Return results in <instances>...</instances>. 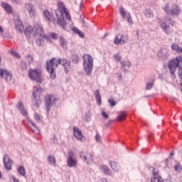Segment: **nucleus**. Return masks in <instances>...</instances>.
Masks as SVG:
<instances>
[{
    "label": "nucleus",
    "instance_id": "obj_35",
    "mask_svg": "<svg viewBox=\"0 0 182 182\" xmlns=\"http://www.w3.org/2000/svg\"><path fill=\"white\" fill-rule=\"evenodd\" d=\"M18 171L20 176H25V168L20 166L18 168Z\"/></svg>",
    "mask_w": 182,
    "mask_h": 182
},
{
    "label": "nucleus",
    "instance_id": "obj_53",
    "mask_svg": "<svg viewBox=\"0 0 182 182\" xmlns=\"http://www.w3.org/2000/svg\"><path fill=\"white\" fill-rule=\"evenodd\" d=\"M24 69H26V64H23Z\"/></svg>",
    "mask_w": 182,
    "mask_h": 182
},
{
    "label": "nucleus",
    "instance_id": "obj_11",
    "mask_svg": "<svg viewBox=\"0 0 182 182\" xmlns=\"http://www.w3.org/2000/svg\"><path fill=\"white\" fill-rule=\"evenodd\" d=\"M128 41L127 35L118 34L114 38L115 45L126 43Z\"/></svg>",
    "mask_w": 182,
    "mask_h": 182
},
{
    "label": "nucleus",
    "instance_id": "obj_2",
    "mask_svg": "<svg viewBox=\"0 0 182 182\" xmlns=\"http://www.w3.org/2000/svg\"><path fill=\"white\" fill-rule=\"evenodd\" d=\"M58 8L55 11V15L58 19L57 21V24L60 26H62L63 29L65 31H68V28H69V24L65 21V15L66 19L68 21H70L72 18L70 17V14H69V11L66 9L65 7V4L62 1L58 2Z\"/></svg>",
    "mask_w": 182,
    "mask_h": 182
},
{
    "label": "nucleus",
    "instance_id": "obj_40",
    "mask_svg": "<svg viewBox=\"0 0 182 182\" xmlns=\"http://www.w3.org/2000/svg\"><path fill=\"white\" fill-rule=\"evenodd\" d=\"M11 55H13V56H15L16 58H17L18 59H19L21 58V55H19V53L16 51H11Z\"/></svg>",
    "mask_w": 182,
    "mask_h": 182
},
{
    "label": "nucleus",
    "instance_id": "obj_17",
    "mask_svg": "<svg viewBox=\"0 0 182 182\" xmlns=\"http://www.w3.org/2000/svg\"><path fill=\"white\" fill-rule=\"evenodd\" d=\"M25 9L28 11V14L31 18H35L36 16V11L33 9V5L31 3L26 4Z\"/></svg>",
    "mask_w": 182,
    "mask_h": 182
},
{
    "label": "nucleus",
    "instance_id": "obj_5",
    "mask_svg": "<svg viewBox=\"0 0 182 182\" xmlns=\"http://www.w3.org/2000/svg\"><path fill=\"white\" fill-rule=\"evenodd\" d=\"M28 76L32 80H35L37 83H42V70L41 69H31L28 71Z\"/></svg>",
    "mask_w": 182,
    "mask_h": 182
},
{
    "label": "nucleus",
    "instance_id": "obj_55",
    "mask_svg": "<svg viewBox=\"0 0 182 182\" xmlns=\"http://www.w3.org/2000/svg\"><path fill=\"white\" fill-rule=\"evenodd\" d=\"M2 177V173L0 171V178Z\"/></svg>",
    "mask_w": 182,
    "mask_h": 182
},
{
    "label": "nucleus",
    "instance_id": "obj_56",
    "mask_svg": "<svg viewBox=\"0 0 182 182\" xmlns=\"http://www.w3.org/2000/svg\"><path fill=\"white\" fill-rule=\"evenodd\" d=\"M171 156H174V153H171Z\"/></svg>",
    "mask_w": 182,
    "mask_h": 182
},
{
    "label": "nucleus",
    "instance_id": "obj_31",
    "mask_svg": "<svg viewBox=\"0 0 182 182\" xmlns=\"http://www.w3.org/2000/svg\"><path fill=\"white\" fill-rule=\"evenodd\" d=\"M111 168L113 170V171H115L117 173L119 171V165H117L116 161H111L110 162Z\"/></svg>",
    "mask_w": 182,
    "mask_h": 182
},
{
    "label": "nucleus",
    "instance_id": "obj_30",
    "mask_svg": "<svg viewBox=\"0 0 182 182\" xmlns=\"http://www.w3.org/2000/svg\"><path fill=\"white\" fill-rule=\"evenodd\" d=\"M48 163L50 166H56V159L52 155L48 156Z\"/></svg>",
    "mask_w": 182,
    "mask_h": 182
},
{
    "label": "nucleus",
    "instance_id": "obj_57",
    "mask_svg": "<svg viewBox=\"0 0 182 182\" xmlns=\"http://www.w3.org/2000/svg\"><path fill=\"white\" fill-rule=\"evenodd\" d=\"M32 125L33 126V127H35V124H32Z\"/></svg>",
    "mask_w": 182,
    "mask_h": 182
},
{
    "label": "nucleus",
    "instance_id": "obj_44",
    "mask_svg": "<svg viewBox=\"0 0 182 182\" xmlns=\"http://www.w3.org/2000/svg\"><path fill=\"white\" fill-rule=\"evenodd\" d=\"M174 168H175L176 171H178V170H180V168H181V165L178 164L175 166Z\"/></svg>",
    "mask_w": 182,
    "mask_h": 182
},
{
    "label": "nucleus",
    "instance_id": "obj_27",
    "mask_svg": "<svg viewBox=\"0 0 182 182\" xmlns=\"http://www.w3.org/2000/svg\"><path fill=\"white\" fill-rule=\"evenodd\" d=\"M172 50H176L177 53H182V48L178 46L176 43H173L171 46Z\"/></svg>",
    "mask_w": 182,
    "mask_h": 182
},
{
    "label": "nucleus",
    "instance_id": "obj_45",
    "mask_svg": "<svg viewBox=\"0 0 182 182\" xmlns=\"http://www.w3.org/2000/svg\"><path fill=\"white\" fill-rule=\"evenodd\" d=\"M176 60H178V63L179 65H180V62H181V63H182V56L176 57Z\"/></svg>",
    "mask_w": 182,
    "mask_h": 182
},
{
    "label": "nucleus",
    "instance_id": "obj_3",
    "mask_svg": "<svg viewBox=\"0 0 182 182\" xmlns=\"http://www.w3.org/2000/svg\"><path fill=\"white\" fill-rule=\"evenodd\" d=\"M33 34L35 35L36 40V43L38 46L43 45V38H45V33L43 32V27L39 23H36L33 27Z\"/></svg>",
    "mask_w": 182,
    "mask_h": 182
},
{
    "label": "nucleus",
    "instance_id": "obj_15",
    "mask_svg": "<svg viewBox=\"0 0 182 182\" xmlns=\"http://www.w3.org/2000/svg\"><path fill=\"white\" fill-rule=\"evenodd\" d=\"M42 93H43V89L35 87L33 90V96L35 100H41V96H42Z\"/></svg>",
    "mask_w": 182,
    "mask_h": 182
},
{
    "label": "nucleus",
    "instance_id": "obj_7",
    "mask_svg": "<svg viewBox=\"0 0 182 182\" xmlns=\"http://www.w3.org/2000/svg\"><path fill=\"white\" fill-rule=\"evenodd\" d=\"M180 66V64H178V61L177 60V57L171 59L168 63V68L170 70V73L172 76H174L176 75V70L177 68Z\"/></svg>",
    "mask_w": 182,
    "mask_h": 182
},
{
    "label": "nucleus",
    "instance_id": "obj_52",
    "mask_svg": "<svg viewBox=\"0 0 182 182\" xmlns=\"http://www.w3.org/2000/svg\"><path fill=\"white\" fill-rule=\"evenodd\" d=\"M122 65V69H124V68H126V65L123 63H121Z\"/></svg>",
    "mask_w": 182,
    "mask_h": 182
},
{
    "label": "nucleus",
    "instance_id": "obj_41",
    "mask_svg": "<svg viewBox=\"0 0 182 182\" xmlns=\"http://www.w3.org/2000/svg\"><path fill=\"white\" fill-rule=\"evenodd\" d=\"M27 59H28V61L30 65H31V63H33V56L29 55L27 56Z\"/></svg>",
    "mask_w": 182,
    "mask_h": 182
},
{
    "label": "nucleus",
    "instance_id": "obj_54",
    "mask_svg": "<svg viewBox=\"0 0 182 182\" xmlns=\"http://www.w3.org/2000/svg\"><path fill=\"white\" fill-rule=\"evenodd\" d=\"M1 62H2V58L0 56V64H1Z\"/></svg>",
    "mask_w": 182,
    "mask_h": 182
},
{
    "label": "nucleus",
    "instance_id": "obj_38",
    "mask_svg": "<svg viewBox=\"0 0 182 182\" xmlns=\"http://www.w3.org/2000/svg\"><path fill=\"white\" fill-rule=\"evenodd\" d=\"M101 114H102V117L105 118V119H109V114H107V112H106L105 111H102Z\"/></svg>",
    "mask_w": 182,
    "mask_h": 182
},
{
    "label": "nucleus",
    "instance_id": "obj_6",
    "mask_svg": "<svg viewBox=\"0 0 182 182\" xmlns=\"http://www.w3.org/2000/svg\"><path fill=\"white\" fill-rule=\"evenodd\" d=\"M163 9L167 15H171V16H178L181 12L180 7L177 4L172 5L171 8L168 4H165Z\"/></svg>",
    "mask_w": 182,
    "mask_h": 182
},
{
    "label": "nucleus",
    "instance_id": "obj_29",
    "mask_svg": "<svg viewBox=\"0 0 182 182\" xmlns=\"http://www.w3.org/2000/svg\"><path fill=\"white\" fill-rule=\"evenodd\" d=\"M72 31L74 32V33L79 35L80 38H85V33H83V32L80 31L79 30V28H77L76 27H73Z\"/></svg>",
    "mask_w": 182,
    "mask_h": 182
},
{
    "label": "nucleus",
    "instance_id": "obj_37",
    "mask_svg": "<svg viewBox=\"0 0 182 182\" xmlns=\"http://www.w3.org/2000/svg\"><path fill=\"white\" fill-rule=\"evenodd\" d=\"M108 103L112 107H114V106H116V102L113 99L108 100Z\"/></svg>",
    "mask_w": 182,
    "mask_h": 182
},
{
    "label": "nucleus",
    "instance_id": "obj_24",
    "mask_svg": "<svg viewBox=\"0 0 182 182\" xmlns=\"http://www.w3.org/2000/svg\"><path fill=\"white\" fill-rule=\"evenodd\" d=\"M168 56V52H166L164 55V51L160 50L158 53V57L161 60H165V59H167V57Z\"/></svg>",
    "mask_w": 182,
    "mask_h": 182
},
{
    "label": "nucleus",
    "instance_id": "obj_14",
    "mask_svg": "<svg viewBox=\"0 0 182 182\" xmlns=\"http://www.w3.org/2000/svg\"><path fill=\"white\" fill-rule=\"evenodd\" d=\"M120 14L124 19L129 22L131 25H133V20L132 19V16H130V14L127 13L126 10L123 7L119 8Z\"/></svg>",
    "mask_w": 182,
    "mask_h": 182
},
{
    "label": "nucleus",
    "instance_id": "obj_39",
    "mask_svg": "<svg viewBox=\"0 0 182 182\" xmlns=\"http://www.w3.org/2000/svg\"><path fill=\"white\" fill-rule=\"evenodd\" d=\"M50 38H52V39H58V38H59V35L58 33H51L50 34Z\"/></svg>",
    "mask_w": 182,
    "mask_h": 182
},
{
    "label": "nucleus",
    "instance_id": "obj_25",
    "mask_svg": "<svg viewBox=\"0 0 182 182\" xmlns=\"http://www.w3.org/2000/svg\"><path fill=\"white\" fill-rule=\"evenodd\" d=\"M17 108L21 110V114L23 116H26V114H28V112H26V110H25V108L23 107V105H22V102H18L17 105Z\"/></svg>",
    "mask_w": 182,
    "mask_h": 182
},
{
    "label": "nucleus",
    "instance_id": "obj_10",
    "mask_svg": "<svg viewBox=\"0 0 182 182\" xmlns=\"http://www.w3.org/2000/svg\"><path fill=\"white\" fill-rule=\"evenodd\" d=\"M57 102L58 100H56L55 96H53L52 95H48L46 103L47 111L49 112V110H50V107H52V105H55V103H56Z\"/></svg>",
    "mask_w": 182,
    "mask_h": 182
},
{
    "label": "nucleus",
    "instance_id": "obj_26",
    "mask_svg": "<svg viewBox=\"0 0 182 182\" xmlns=\"http://www.w3.org/2000/svg\"><path fill=\"white\" fill-rule=\"evenodd\" d=\"M127 117V115L126 114V112H119L118 117H117V120L118 122H123Z\"/></svg>",
    "mask_w": 182,
    "mask_h": 182
},
{
    "label": "nucleus",
    "instance_id": "obj_33",
    "mask_svg": "<svg viewBox=\"0 0 182 182\" xmlns=\"http://www.w3.org/2000/svg\"><path fill=\"white\" fill-rule=\"evenodd\" d=\"M32 32L33 33V28H32V26H27L26 28V31H25V34L29 35V34L32 33Z\"/></svg>",
    "mask_w": 182,
    "mask_h": 182
},
{
    "label": "nucleus",
    "instance_id": "obj_12",
    "mask_svg": "<svg viewBox=\"0 0 182 182\" xmlns=\"http://www.w3.org/2000/svg\"><path fill=\"white\" fill-rule=\"evenodd\" d=\"M0 77L5 79L6 82L12 80V74L5 69L0 68Z\"/></svg>",
    "mask_w": 182,
    "mask_h": 182
},
{
    "label": "nucleus",
    "instance_id": "obj_20",
    "mask_svg": "<svg viewBox=\"0 0 182 182\" xmlns=\"http://www.w3.org/2000/svg\"><path fill=\"white\" fill-rule=\"evenodd\" d=\"M161 28H162L163 31H164V32H166L167 35H170V33H173V28L167 26L166 23H161Z\"/></svg>",
    "mask_w": 182,
    "mask_h": 182
},
{
    "label": "nucleus",
    "instance_id": "obj_32",
    "mask_svg": "<svg viewBox=\"0 0 182 182\" xmlns=\"http://www.w3.org/2000/svg\"><path fill=\"white\" fill-rule=\"evenodd\" d=\"M59 42L63 48L68 46V43H66V40L63 36L60 37Z\"/></svg>",
    "mask_w": 182,
    "mask_h": 182
},
{
    "label": "nucleus",
    "instance_id": "obj_21",
    "mask_svg": "<svg viewBox=\"0 0 182 182\" xmlns=\"http://www.w3.org/2000/svg\"><path fill=\"white\" fill-rule=\"evenodd\" d=\"M43 15L45 18L49 21V22H52L53 21V14L49 12V10H44Z\"/></svg>",
    "mask_w": 182,
    "mask_h": 182
},
{
    "label": "nucleus",
    "instance_id": "obj_23",
    "mask_svg": "<svg viewBox=\"0 0 182 182\" xmlns=\"http://www.w3.org/2000/svg\"><path fill=\"white\" fill-rule=\"evenodd\" d=\"M100 170L104 174H106L107 176H112V173H110V169H109V167H107V166L102 165L100 166Z\"/></svg>",
    "mask_w": 182,
    "mask_h": 182
},
{
    "label": "nucleus",
    "instance_id": "obj_28",
    "mask_svg": "<svg viewBox=\"0 0 182 182\" xmlns=\"http://www.w3.org/2000/svg\"><path fill=\"white\" fill-rule=\"evenodd\" d=\"M95 93V100L99 106H100V105H102V97H100V92H99V90H96Z\"/></svg>",
    "mask_w": 182,
    "mask_h": 182
},
{
    "label": "nucleus",
    "instance_id": "obj_9",
    "mask_svg": "<svg viewBox=\"0 0 182 182\" xmlns=\"http://www.w3.org/2000/svg\"><path fill=\"white\" fill-rule=\"evenodd\" d=\"M80 157H81V159L84 160L87 164H89V163H92V161H93V155L90 152L81 151L80 153Z\"/></svg>",
    "mask_w": 182,
    "mask_h": 182
},
{
    "label": "nucleus",
    "instance_id": "obj_47",
    "mask_svg": "<svg viewBox=\"0 0 182 182\" xmlns=\"http://www.w3.org/2000/svg\"><path fill=\"white\" fill-rule=\"evenodd\" d=\"M114 58L115 60H120V56L119 55H114Z\"/></svg>",
    "mask_w": 182,
    "mask_h": 182
},
{
    "label": "nucleus",
    "instance_id": "obj_36",
    "mask_svg": "<svg viewBox=\"0 0 182 182\" xmlns=\"http://www.w3.org/2000/svg\"><path fill=\"white\" fill-rule=\"evenodd\" d=\"M145 16H146V18H153V16H154V15L153 14V11H146L145 13Z\"/></svg>",
    "mask_w": 182,
    "mask_h": 182
},
{
    "label": "nucleus",
    "instance_id": "obj_42",
    "mask_svg": "<svg viewBox=\"0 0 182 182\" xmlns=\"http://www.w3.org/2000/svg\"><path fill=\"white\" fill-rule=\"evenodd\" d=\"M34 119L36 120V122H41V116L38 114H35Z\"/></svg>",
    "mask_w": 182,
    "mask_h": 182
},
{
    "label": "nucleus",
    "instance_id": "obj_19",
    "mask_svg": "<svg viewBox=\"0 0 182 182\" xmlns=\"http://www.w3.org/2000/svg\"><path fill=\"white\" fill-rule=\"evenodd\" d=\"M16 23V28L18 32H23L24 31V27H23V23L19 19L16 20L15 21Z\"/></svg>",
    "mask_w": 182,
    "mask_h": 182
},
{
    "label": "nucleus",
    "instance_id": "obj_43",
    "mask_svg": "<svg viewBox=\"0 0 182 182\" xmlns=\"http://www.w3.org/2000/svg\"><path fill=\"white\" fill-rule=\"evenodd\" d=\"M178 76H180L181 80H182V68L179 67L178 68Z\"/></svg>",
    "mask_w": 182,
    "mask_h": 182
},
{
    "label": "nucleus",
    "instance_id": "obj_8",
    "mask_svg": "<svg viewBox=\"0 0 182 182\" xmlns=\"http://www.w3.org/2000/svg\"><path fill=\"white\" fill-rule=\"evenodd\" d=\"M152 178H151V182H164L161 176H160L159 168H152Z\"/></svg>",
    "mask_w": 182,
    "mask_h": 182
},
{
    "label": "nucleus",
    "instance_id": "obj_13",
    "mask_svg": "<svg viewBox=\"0 0 182 182\" xmlns=\"http://www.w3.org/2000/svg\"><path fill=\"white\" fill-rule=\"evenodd\" d=\"M73 156V152L70 151L68 154V159L67 161L68 167H76V165L77 164V159H74Z\"/></svg>",
    "mask_w": 182,
    "mask_h": 182
},
{
    "label": "nucleus",
    "instance_id": "obj_51",
    "mask_svg": "<svg viewBox=\"0 0 182 182\" xmlns=\"http://www.w3.org/2000/svg\"><path fill=\"white\" fill-rule=\"evenodd\" d=\"M100 182H107V179L102 178V179H101Z\"/></svg>",
    "mask_w": 182,
    "mask_h": 182
},
{
    "label": "nucleus",
    "instance_id": "obj_1",
    "mask_svg": "<svg viewBox=\"0 0 182 182\" xmlns=\"http://www.w3.org/2000/svg\"><path fill=\"white\" fill-rule=\"evenodd\" d=\"M46 65L47 71L50 73L51 79H55V77H56L55 69H56L59 65H62V66H63L65 73H69V70H70V63L68 62V60L65 58H60L58 60L53 58L50 61H47Z\"/></svg>",
    "mask_w": 182,
    "mask_h": 182
},
{
    "label": "nucleus",
    "instance_id": "obj_46",
    "mask_svg": "<svg viewBox=\"0 0 182 182\" xmlns=\"http://www.w3.org/2000/svg\"><path fill=\"white\" fill-rule=\"evenodd\" d=\"M100 139H101L100 135L99 134H97L95 136V140L97 141H100Z\"/></svg>",
    "mask_w": 182,
    "mask_h": 182
},
{
    "label": "nucleus",
    "instance_id": "obj_34",
    "mask_svg": "<svg viewBox=\"0 0 182 182\" xmlns=\"http://www.w3.org/2000/svg\"><path fill=\"white\" fill-rule=\"evenodd\" d=\"M153 86H154V80H152L151 82H148L146 84V90H151V89H153Z\"/></svg>",
    "mask_w": 182,
    "mask_h": 182
},
{
    "label": "nucleus",
    "instance_id": "obj_16",
    "mask_svg": "<svg viewBox=\"0 0 182 182\" xmlns=\"http://www.w3.org/2000/svg\"><path fill=\"white\" fill-rule=\"evenodd\" d=\"M4 164L6 170H11L12 160L9 159V156L8 154H5L4 156Z\"/></svg>",
    "mask_w": 182,
    "mask_h": 182
},
{
    "label": "nucleus",
    "instance_id": "obj_48",
    "mask_svg": "<svg viewBox=\"0 0 182 182\" xmlns=\"http://www.w3.org/2000/svg\"><path fill=\"white\" fill-rule=\"evenodd\" d=\"M136 33L137 38H140V33L139 32V31H136Z\"/></svg>",
    "mask_w": 182,
    "mask_h": 182
},
{
    "label": "nucleus",
    "instance_id": "obj_49",
    "mask_svg": "<svg viewBox=\"0 0 182 182\" xmlns=\"http://www.w3.org/2000/svg\"><path fill=\"white\" fill-rule=\"evenodd\" d=\"M0 33H4V28H2V26H0Z\"/></svg>",
    "mask_w": 182,
    "mask_h": 182
},
{
    "label": "nucleus",
    "instance_id": "obj_50",
    "mask_svg": "<svg viewBox=\"0 0 182 182\" xmlns=\"http://www.w3.org/2000/svg\"><path fill=\"white\" fill-rule=\"evenodd\" d=\"M14 182H19V180L16 178L15 177L13 178Z\"/></svg>",
    "mask_w": 182,
    "mask_h": 182
},
{
    "label": "nucleus",
    "instance_id": "obj_22",
    "mask_svg": "<svg viewBox=\"0 0 182 182\" xmlns=\"http://www.w3.org/2000/svg\"><path fill=\"white\" fill-rule=\"evenodd\" d=\"M1 6L8 14H12V6L9 5L8 3L3 2L1 3Z\"/></svg>",
    "mask_w": 182,
    "mask_h": 182
},
{
    "label": "nucleus",
    "instance_id": "obj_4",
    "mask_svg": "<svg viewBox=\"0 0 182 182\" xmlns=\"http://www.w3.org/2000/svg\"><path fill=\"white\" fill-rule=\"evenodd\" d=\"M84 70L87 76H90L93 69V58L89 54H85L82 57Z\"/></svg>",
    "mask_w": 182,
    "mask_h": 182
},
{
    "label": "nucleus",
    "instance_id": "obj_18",
    "mask_svg": "<svg viewBox=\"0 0 182 182\" xmlns=\"http://www.w3.org/2000/svg\"><path fill=\"white\" fill-rule=\"evenodd\" d=\"M73 135L75 136V139H78L80 141H83V134H82V131L79 129V127H74Z\"/></svg>",
    "mask_w": 182,
    "mask_h": 182
}]
</instances>
